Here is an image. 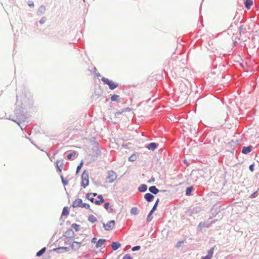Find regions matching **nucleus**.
<instances>
[{
	"label": "nucleus",
	"instance_id": "obj_1",
	"mask_svg": "<svg viewBox=\"0 0 259 259\" xmlns=\"http://www.w3.org/2000/svg\"><path fill=\"white\" fill-rule=\"evenodd\" d=\"M16 118H10V120L14 121L18 124H20V122L25 121L27 117L25 114L24 108L22 107L20 108H16L15 110Z\"/></svg>",
	"mask_w": 259,
	"mask_h": 259
},
{
	"label": "nucleus",
	"instance_id": "obj_2",
	"mask_svg": "<svg viewBox=\"0 0 259 259\" xmlns=\"http://www.w3.org/2000/svg\"><path fill=\"white\" fill-rule=\"evenodd\" d=\"M89 184V173L87 170H84L81 175V186L86 188Z\"/></svg>",
	"mask_w": 259,
	"mask_h": 259
},
{
	"label": "nucleus",
	"instance_id": "obj_3",
	"mask_svg": "<svg viewBox=\"0 0 259 259\" xmlns=\"http://www.w3.org/2000/svg\"><path fill=\"white\" fill-rule=\"evenodd\" d=\"M101 80L106 84H107L109 87V89L111 90H113L116 89L118 86V84L115 82H114L112 80L109 79L108 78H105L104 77H102Z\"/></svg>",
	"mask_w": 259,
	"mask_h": 259
},
{
	"label": "nucleus",
	"instance_id": "obj_4",
	"mask_svg": "<svg viewBox=\"0 0 259 259\" xmlns=\"http://www.w3.org/2000/svg\"><path fill=\"white\" fill-rule=\"evenodd\" d=\"M107 174L108 176L106 179V182L109 183H112L116 179L117 177V174L112 170L108 171Z\"/></svg>",
	"mask_w": 259,
	"mask_h": 259
},
{
	"label": "nucleus",
	"instance_id": "obj_5",
	"mask_svg": "<svg viewBox=\"0 0 259 259\" xmlns=\"http://www.w3.org/2000/svg\"><path fill=\"white\" fill-rule=\"evenodd\" d=\"M92 157H97L101 155V151L100 149L99 144L98 143L95 142L94 144V146L92 148Z\"/></svg>",
	"mask_w": 259,
	"mask_h": 259
},
{
	"label": "nucleus",
	"instance_id": "obj_6",
	"mask_svg": "<svg viewBox=\"0 0 259 259\" xmlns=\"http://www.w3.org/2000/svg\"><path fill=\"white\" fill-rule=\"evenodd\" d=\"M212 222H209L208 221L206 222H201L197 227V230L199 232H202V229L204 228H209L210 225L212 224Z\"/></svg>",
	"mask_w": 259,
	"mask_h": 259
},
{
	"label": "nucleus",
	"instance_id": "obj_7",
	"mask_svg": "<svg viewBox=\"0 0 259 259\" xmlns=\"http://www.w3.org/2000/svg\"><path fill=\"white\" fill-rule=\"evenodd\" d=\"M115 222L114 220H111L106 224L103 223V227L106 231L111 230L115 226Z\"/></svg>",
	"mask_w": 259,
	"mask_h": 259
},
{
	"label": "nucleus",
	"instance_id": "obj_8",
	"mask_svg": "<svg viewBox=\"0 0 259 259\" xmlns=\"http://www.w3.org/2000/svg\"><path fill=\"white\" fill-rule=\"evenodd\" d=\"M148 190L150 193H151L152 195H156L159 192H166L167 191L166 190H159L158 188H156L155 186H150Z\"/></svg>",
	"mask_w": 259,
	"mask_h": 259
},
{
	"label": "nucleus",
	"instance_id": "obj_9",
	"mask_svg": "<svg viewBox=\"0 0 259 259\" xmlns=\"http://www.w3.org/2000/svg\"><path fill=\"white\" fill-rule=\"evenodd\" d=\"M70 250L69 248L68 247H59L52 249V251L56 252L57 253H62L65 252H68Z\"/></svg>",
	"mask_w": 259,
	"mask_h": 259
},
{
	"label": "nucleus",
	"instance_id": "obj_10",
	"mask_svg": "<svg viewBox=\"0 0 259 259\" xmlns=\"http://www.w3.org/2000/svg\"><path fill=\"white\" fill-rule=\"evenodd\" d=\"M74 236V232L72 228L68 229L63 235V236L66 237V238H73Z\"/></svg>",
	"mask_w": 259,
	"mask_h": 259
},
{
	"label": "nucleus",
	"instance_id": "obj_11",
	"mask_svg": "<svg viewBox=\"0 0 259 259\" xmlns=\"http://www.w3.org/2000/svg\"><path fill=\"white\" fill-rule=\"evenodd\" d=\"M81 244V242L72 241V243L71 244L70 247L72 250L77 251L80 248Z\"/></svg>",
	"mask_w": 259,
	"mask_h": 259
},
{
	"label": "nucleus",
	"instance_id": "obj_12",
	"mask_svg": "<svg viewBox=\"0 0 259 259\" xmlns=\"http://www.w3.org/2000/svg\"><path fill=\"white\" fill-rule=\"evenodd\" d=\"M102 91L100 87L98 89H95L93 94L92 95L93 99H98L102 95Z\"/></svg>",
	"mask_w": 259,
	"mask_h": 259
},
{
	"label": "nucleus",
	"instance_id": "obj_13",
	"mask_svg": "<svg viewBox=\"0 0 259 259\" xmlns=\"http://www.w3.org/2000/svg\"><path fill=\"white\" fill-rule=\"evenodd\" d=\"M158 144L154 142L150 143L145 145V147L149 150L154 151L158 148Z\"/></svg>",
	"mask_w": 259,
	"mask_h": 259
},
{
	"label": "nucleus",
	"instance_id": "obj_14",
	"mask_svg": "<svg viewBox=\"0 0 259 259\" xmlns=\"http://www.w3.org/2000/svg\"><path fill=\"white\" fill-rule=\"evenodd\" d=\"M110 204L109 202H106L104 203V207L109 213L114 212L115 210L113 208L112 205L110 206Z\"/></svg>",
	"mask_w": 259,
	"mask_h": 259
},
{
	"label": "nucleus",
	"instance_id": "obj_15",
	"mask_svg": "<svg viewBox=\"0 0 259 259\" xmlns=\"http://www.w3.org/2000/svg\"><path fill=\"white\" fill-rule=\"evenodd\" d=\"M144 199L148 202H152L154 198V196L150 193H146L144 196Z\"/></svg>",
	"mask_w": 259,
	"mask_h": 259
},
{
	"label": "nucleus",
	"instance_id": "obj_16",
	"mask_svg": "<svg viewBox=\"0 0 259 259\" xmlns=\"http://www.w3.org/2000/svg\"><path fill=\"white\" fill-rule=\"evenodd\" d=\"M252 148V146L251 145H249L246 147L244 146L242 147L241 152L243 154H247L251 152Z\"/></svg>",
	"mask_w": 259,
	"mask_h": 259
},
{
	"label": "nucleus",
	"instance_id": "obj_17",
	"mask_svg": "<svg viewBox=\"0 0 259 259\" xmlns=\"http://www.w3.org/2000/svg\"><path fill=\"white\" fill-rule=\"evenodd\" d=\"M46 11V8L45 6L41 5L38 9L36 14L38 16H40L44 14L45 13Z\"/></svg>",
	"mask_w": 259,
	"mask_h": 259
},
{
	"label": "nucleus",
	"instance_id": "obj_18",
	"mask_svg": "<svg viewBox=\"0 0 259 259\" xmlns=\"http://www.w3.org/2000/svg\"><path fill=\"white\" fill-rule=\"evenodd\" d=\"M82 199L80 198H77L75 199L72 204V206L73 208L77 207H80L81 204Z\"/></svg>",
	"mask_w": 259,
	"mask_h": 259
},
{
	"label": "nucleus",
	"instance_id": "obj_19",
	"mask_svg": "<svg viewBox=\"0 0 259 259\" xmlns=\"http://www.w3.org/2000/svg\"><path fill=\"white\" fill-rule=\"evenodd\" d=\"M121 246V243L119 242L115 241L113 242L111 245L112 249L113 250L115 251L119 248Z\"/></svg>",
	"mask_w": 259,
	"mask_h": 259
},
{
	"label": "nucleus",
	"instance_id": "obj_20",
	"mask_svg": "<svg viewBox=\"0 0 259 259\" xmlns=\"http://www.w3.org/2000/svg\"><path fill=\"white\" fill-rule=\"evenodd\" d=\"M99 200H96L94 203L97 205H100L105 202V200L102 195H98L97 197Z\"/></svg>",
	"mask_w": 259,
	"mask_h": 259
},
{
	"label": "nucleus",
	"instance_id": "obj_21",
	"mask_svg": "<svg viewBox=\"0 0 259 259\" xmlns=\"http://www.w3.org/2000/svg\"><path fill=\"white\" fill-rule=\"evenodd\" d=\"M78 154L77 152L73 151L67 155V158L68 160H73L77 157Z\"/></svg>",
	"mask_w": 259,
	"mask_h": 259
},
{
	"label": "nucleus",
	"instance_id": "obj_22",
	"mask_svg": "<svg viewBox=\"0 0 259 259\" xmlns=\"http://www.w3.org/2000/svg\"><path fill=\"white\" fill-rule=\"evenodd\" d=\"M244 4L245 8L247 10H250L253 5V1L252 0H245Z\"/></svg>",
	"mask_w": 259,
	"mask_h": 259
},
{
	"label": "nucleus",
	"instance_id": "obj_23",
	"mask_svg": "<svg viewBox=\"0 0 259 259\" xmlns=\"http://www.w3.org/2000/svg\"><path fill=\"white\" fill-rule=\"evenodd\" d=\"M200 210L201 209L199 207H194L189 209L188 211L190 212V215H192L193 214H196L199 212Z\"/></svg>",
	"mask_w": 259,
	"mask_h": 259
},
{
	"label": "nucleus",
	"instance_id": "obj_24",
	"mask_svg": "<svg viewBox=\"0 0 259 259\" xmlns=\"http://www.w3.org/2000/svg\"><path fill=\"white\" fill-rule=\"evenodd\" d=\"M106 241L105 239H99L96 244V247L98 248L101 247Z\"/></svg>",
	"mask_w": 259,
	"mask_h": 259
},
{
	"label": "nucleus",
	"instance_id": "obj_25",
	"mask_svg": "<svg viewBox=\"0 0 259 259\" xmlns=\"http://www.w3.org/2000/svg\"><path fill=\"white\" fill-rule=\"evenodd\" d=\"M147 186L146 184H141L138 188V190L140 192H145L147 190Z\"/></svg>",
	"mask_w": 259,
	"mask_h": 259
},
{
	"label": "nucleus",
	"instance_id": "obj_26",
	"mask_svg": "<svg viewBox=\"0 0 259 259\" xmlns=\"http://www.w3.org/2000/svg\"><path fill=\"white\" fill-rule=\"evenodd\" d=\"M194 190V188L193 186L187 187L185 191V195L186 196H191L192 195V192Z\"/></svg>",
	"mask_w": 259,
	"mask_h": 259
},
{
	"label": "nucleus",
	"instance_id": "obj_27",
	"mask_svg": "<svg viewBox=\"0 0 259 259\" xmlns=\"http://www.w3.org/2000/svg\"><path fill=\"white\" fill-rule=\"evenodd\" d=\"M119 96L118 95L116 94H114L111 97L110 99L112 102L115 101L117 103H119L121 102L120 100L119 99Z\"/></svg>",
	"mask_w": 259,
	"mask_h": 259
},
{
	"label": "nucleus",
	"instance_id": "obj_28",
	"mask_svg": "<svg viewBox=\"0 0 259 259\" xmlns=\"http://www.w3.org/2000/svg\"><path fill=\"white\" fill-rule=\"evenodd\" d=\"M69 209L68 207L65 206L63 209L61 216H63V215L67 216L69 215ZM61 219H62V217H61V218H60V220H61Z\"/></svg>",
	"mask_w": 259,
	"mask_h": 259
},
{
	"label": "nucleus",
	"instance_id": "obj_29",
	"mask_svg": "<svg viewBox=\"0 0 259 259\" xmlns=\"http://www.w3.org/2000/svg\"><path fill=\"white\" fill-rule=\"evenodd\" d=\"M46 251V247L42 248L40 250H39L38 252H36V256H37V257L41 256V255H42V254L44 253H45Z\"/></svg>",
	"mask_w": 259,
	"mask_h": 259
},
{
	"label": "nucleus",
	"instance_id": "obj_30",
	"mask_svg": "<svg viewBox=\"0 0 259 259\" xmlns=\"http://www.w3.org/2000/svg\"><path fill=\"white\" fill-rule=\"evenodd\" d=\"M80 207L85 208L87 209H89L91 212H93V210L90 208V204L87 203H83L82 201L81 202Z\"/></svg>",
	"mask_w": 259,
	"mask_h": 259
},
{
	"label": "nucleus",
	"instance_id": "obj_31",
	"mask_svg": "<svg viewBox=\"0 0 259 259\" xmlns=\"http://www.w3.org/2000/svg\"><path fill=\"white\" fill-rule=\"evenodd\" d=\"M88 221L92 223H94L97 222V220L94 215L90 214L88 217Z\"/></svg>",
	"mask_w": 259,
	"mask_h": 259
},
{
	"label": "nucleus",
	"instance_id": "obj_32",
	"mask_svg": "<svg viewBox=\"0 0 259 259\" xmlns=\"http://www.w3.org/2000/svg\"><path fill=\"white\" fill-rule=\"evenodd\" d=\"M83 161L82 160L79 164L77 165L76 170V174H78L79 172L80 171L81 168H82L83 165Z\"/></svg>",
	"mask_w": 259,
	"mask_h": 259
},
{
	"label": "nucleus",
	"instance_id": "obj_33",
	"mask_svg": "<svg viewBox=\"0 0 259 259\" xmlns=\"http://www.w3.org/2000/svg\"><path fill=\"white\" fill-rule=\"evenodd\" d=\"M137 159V156L135 153H133L131 156H130L128 158V161L131 162L135 161Z\"/></svg>",
	"mask_w": 259,
	"mask_h": 259
},
{
	"label": "nucleus",
	"instance_id": "obj_34",
	"mask_svg": "<svg viewBox=\"0 0 259 259\" xmlns=\"http://www.w3.org/2000/svg\"><path fill=\"white\" fill-rule=\"evenodd\" d=\"M131 213L132 214L137 215L139 213V211L136 207H132L131 209Z\"/></svg>",
	"mask_w": 259,
	"mask_h": 259
},
{
	"label": "nucleus",
	"instance_id": "obj_35",
	"mask_svg": "<svg viewBox=\"0 0 259 259\" xmlns=\"http://www.w3.org/2000/svg\"><path fill=\"white\" fill-rule=\"evenodd\" d=\"M64 164L63 159L57 160L56 162V166L62 167Z\"/></svg>",
	"mask_w": 259,
	"mask_h": 259
},
{
	"label": "nucleus",
	"instance_id": "obj_36",
	"mask_svg": "<svg viewBox=\"0 0 259 259\" xmlns=\"http://www.w3.org/2000/svg\"><path fill=\"white\" fill-rule=\"evenodd\" d=\"M92 195V193H88L87 194H86V198L89 200H90V201H91L92 203H94V201H96V200L94 199V197H91L90 196Z\"/></svg>",
	"mask_w": 259,
	"mask_h": 259
},
{
	"label": "nucleus",
	"instance_id": "obj_37",
	"mask_svg": "<svg viewBox=\"0 0 259 259\" xmlns=\"http://www.w3.org/2000/svg\"><path fill=\"white\" fill-rule=\"evenodd\" d=\"M214 246L212 247L211 248H210L207 252V255L208 256H209L210 257H212V255L213 254V252H214Z\"/></svg>",
	"mask_w": 259,
	"mask_h": 259
},
{
	"label": "nucleus",
	"instance_id": "obj_38",
	"mask_svg": "<svg viewBox=\"0 0 259 259\" xmlns=\"http://www.w3.org/2000/svg\"><path fill=\"white\" fill-rule=\"evenodd\" d=\"M71 227L73 228L75 231H78L79 230L80 226L75 223H73L71 225Z\"/></svg>",
	"mask_w": 259,
	"mask_h": 259
},
{
	"label": "nucleus",
	"instance_id": "obj_39",
	"mask_svg": "<svg viewBox=\"0 0 259 259\" xmlns=\"http://www.w3.org/2000/svg\"><path fill=\"white\" fill-rule=\"evenodd\" d=\"M152 214H151V213H149L146 219V221L148 223H149L152 221Z\"/></svg>",
	"mask_w": 259,
	"mask_h": 259
},
{
	"label": "nucleus",
	"instance_id": "obj_40",
	"mask_svg": "<svg viewBox=\"0 0 259 259\" xmlns=\"http://www.w3.org/2000/svg\"><path fill=\"white\" fill-rule=\"evenodd\" d=\"M140 249H141V246L140 245H137V246H134L133 247H132V251H138Z\"/></svg>",
	"mask_w": 259,
	"mask_h": 259
},
{
	"label": "nucleus",
	"instance_id": "obj_41",
	"mask_svg": "<svg viewBox=\"0 0 259 259\" xmlns=\"http://www.w3.org/2000/svg\"><path fill=\"white\" fill-rule=\"evenodd\" d=\"M258 191H256L254 192L250 196V198H254L258 195Z\"/></svg>",
	"mask_w": 259,
	"mask_h": 259
},
{
	"label": "nucleus",
	"instance_id": "obj_42",
	"mask_svg": "<svg viewBox=\"0 0 259 259\" xmlns=\"http://www.w3.org/2000/svg\"><path fill=\"white\" fill-rule=\"evenodd\" d=\"M184 241H178V242L177 243V244H176V245L175 247H176V248H179L180 247H181V246H182V244H183V243H184Z\"/></svg>",
	"mask_w": 259,
	"mask_h": 259
},
{
	"label": "nucleus",
	"instance_id": "obj_43",
	"mask_svg": "<svg viewBox=\"0 0 259 259\" xmlns=\"http://www.w3.org/2000/svg\"><path fill=\"white\" fill-rule=\"evenodd\" d=\"M159 202V199L157 198L152 208H153L156 210Z\"/></svg>",
	"mask_w": 259,
	"mask_h": 259
},
{
	"label": "nucleus",
	"instance_id": "obj_44",
	"mask_svg": "<svg viewBox=\"0 0 259 259\" xmlns=\"http://www.w3.org/2000/svg\"><path fill=\"white\" fill-rule=\"evenodd\" d=\"M46 20L47 18L46 17H42L39 21V24H43L46 22Z\"/></svg>",
	"mask_w": 259,
	"mask_h": 259
},
{
	"label": "nucleus",
	"instance_id": "obj_45",
	"mask_svg": "<svg viewBox=\"0 0 259 259\" xmlns=\"http://www.w3.org/2000/svg\"><path fill=\"white\" fill-rule=\"evenodd\" d=\"M254 163H253L252 164H250V165L249 166V169L251 172H253V171L254 170Z\"/></svg>",
	"mask_w": 259,
	"mask_h": 259
},
{
	"label": "nucleus",
	"instance_id": "obj_46",
	"mask_svg": "<svg viewBox=\"0 0 259 259\" xmlns=\"http://www.w3.org/2000/svg\"><path fill=\"white\" fill-rule=\"evenodd\" d=\"M122 259H133V258L129 254H126Z\"/></svg>",
	"mask_w": 259,
	"mask_h": 259
},
{
	"label": "nucleus",
	"instance_id": "obj_47",
	"mask_svg": "<svg viewBox=\"0 0 259 259\" xmlns=\"http://www.w3.org/2000/svg\"><path fill=\"white\" fill-rule=\"evenodd\" d=\"M58 151H59L58 150H56L54 151V152L53 153V156H52V157H50V160L51 161H52V158H55V156L58 153Z\"/></svg>",
	"mask_w": 259,
	"mask_h": 259
},
{
	"label": "nucleus",
	"instance_id": "obj_48",
	"mask_svg": "<svg viewBox=\"0 0 259 259\" xmlns=\"http://www.w3.org/2000/svg\"><path fill=\"white\" fill-rule=\"evenodd\" d=\"M21 122H20V124H18L21 128V129L23 131L24 129L25 128V127L27 126V124H21Z\"/></svg>",
	"mask_w": 259,
	"mask_h": 259
},
{
	"label": "nucleus",
	"instance_id": "obj_49",
	"mask_svg": "<svg viewBox=\"0 0 259 259\" xmlns=\"http://www.w3.org/2000/svg\"><path fill=\"white\" fill-rule=\"evenodd\" d=\"M155 179L153 177H152L151 178L147 181L148 183H151L152 182H155Z\"/></svg>",
	"mask_w": 259,
	"mask_h": 259
},
{
	"label": "nucleus",
	"instance_id": "obj_50",
	"mask_svg": "<svg viewBox=\"0 0 259 259\" xmlns=\"http://www.w3.org/2000/svg\"><path fill=\"white\" fill-rule=\"evenodd\" d=\"M57 168V170L58 173H61L62 170V167L56 166Z\"/></svg>",
	"mask_w": 259,
	"mask_h": 259
},
{
	"label": "nucleus",
	"instance_id": "obj_51",
	"mask_svg": "<svg viewBox=\"0 0 259 259\" xmlns=\"http://www.w3.org/2000/svg\"><path fill=\"white\" fill-rule=\"evenodd\" d=\"M62 183L63 186H65L68 184V181L66 179L65 180L63 181Z\"/></svg>",
	"mask_w": 259,
	"mask_h": 259
},
{
	"label": "nucleus",
	"instance_id": "obj_52",
	"mask_svg": "<svg viewBox=\"0 0 259 259\" xmlns=\"http://www.w3.org/2000/svg\"><path fill=\"white\" fill-rule=\"evenodd\" d=\"M28 5L29 7H33L34 6V3H33V2L32 1H29L28 2Z\"/></svg>",
	"mask_w": 259,
	"mask_h": 259
},
{
	"label": "nucleus",
	"instance_id": "obj_53",
	"mask_svg": "<svg viewBox=\"0 0 259 259\" xmlns=\"http://www.w3.org/2000/svg\"><path fill=\"white\" fill-rule=\"evenodd\" d=\"M131 108H128V107L125 108H123L122 109L123 113L126 112V111H131Z\"/></svg>",
	"mask_w": 259,
	"mask_h": 259
},
{
	"label": "nucleus",
	"instance_id": "obj_54",
	"mask_svg": "<svg viewBox=\"0 0 259 259\" xmlns=\"http://www.w3.org/2000/svg\"><path fill=\"white\" fill-rule=\"evenodd\" d=\"M123 113L122 110L121 111H117L115 113V116H117Z\"/></svg>",
	"mask_w": 259,
	"mask_h": 259
},
{
	"label": "nucleus",
	"instance_id": "obj_55",
	"mask_svg": "<svg viewBox=\"0 0 259 259\" xmlns=\"http://www.w3.org/2000/svg\"><path fill=\"white\" fill-rule=\"evenodd\" d=\"M91 242H92V243H97V238L95 237H93L91 240Z\"/></svg>",
	"mask_w": 259,
	"mask_h": 259
},
{
	"label": "nucleus",
	"instance_id": "obj_56",
	"mask_svg": "<svg viewBox=\"0 0 259 259\" xmlns=\"http://www.w3.org/2000/svg\"><path fill=\"white\" fill-rule=\"evenodd\" d=\"M243 26L242 25H240L239 27V31L240 33H241V32L243 31Z\"/></svg>",
	"mask_w": 259,
	"mask_h": 259
},
{
	"label": "nucleus",
	"instance_id": "obj_57",
	"mask_svg": "<svg viewBox=\"0 0 259 259\" xmlns=\"http://www.w3.org/2000/svg\"><path fill=\"white\" fill-rule=\"evenodd\" d=\"M211 258L209 256H208L207 255H206V256H202L201 257V259H211Z\"/></svg>",
	"mask_w": 259,
	"mask_h": 259
},
{
	"label": "nucleus",
	"instance_id": "obj_58",
	"mask_svg": "<svg viewBox=\"0 0 259 259\" xmlns=\"http://www.w3.org/2000/svg\"><path fill=\"white\" fill-rule=\"evenodd\" d=\"M183 162L185 164H186L187 166H189L190 165V163L188 162L187 160L186 159L183 160Z\"/></svg>",
	"mask_w": 259,
	"mask_h": 259
},
{
	"label": "nucleus",
	"instance_id": "obj_59",
	"mask_svg": "<svg viewBox=\"0 0 259 259\" xmlns=\"http://www.w3.org/2000/svg\"><path fill=\"white\" fill-rule=\"evenodd\" d=\"M156 210L155 209L153 208H152V209H151V210L150 211L149 213H151V214H153V213H154V212Z\"/></svg>",
	"mask_w": 259,
	"mask_h": 259
},
{
	"label": "nucleus",
	"instance_id": "obj_60",
	"mask_svg": "<svg viewBox=\"0 0 259 259\" xmlns=\"http://www.w3.org/2000/svg\"><path fill=\"white\" fill-rule=\"evenodd\" d=\"M71 242H70V241H69V240H68V241H65V242H64V243H65V244H66V245L71 244Z\"/></svg>",
	"mask_w": 259,
	"mask_h": 259
},
{
	"label": "nucleus",
	"instance_id": "obj_61",
	"mask_svg": "<svg viewBox=\"0 0 259 259\" xmlns=\"http://www.w3.org/2000/svg\"><path fill=\"white\" fill-rule=\"evenodd\" d=\"M60 178H61V179L62 182L63 181H64V180H66L65 179H64V177L63 176V175H60Z\"/></svg>",
	"mask_w": 259,
	"mask_h": 259
},
{
	"label": "nucleus",
	"instance_id": "obj_62",
	"mask_svg": "<svg viewBox=\"0 0 259 259\" xmlns=\"http://www.w3.org/2000/svg\"><path fill=\"white\" fill-rule=\"evenodd\" d=\"M60 178H61V179L62 182L63 181H64V180H66L65 179H64V177L63 176V175H60Z\"/></svg>",
	"mask_w": 259,
	"mask_h": 259
},
{
	"label": "nucleus",
	"instance_id": "obj_63",
	"mask_svg": "<svg viewBox=\"0 0 259 259\" xmlns=\"http://www.w3.org/2000/svg\"><path fill=\"white\" fill-rule=\"evenodd\" d=\"M92 193V195L94 196V197H95V196H97L98 197V194L97 193Z\"/></svg>",
	"mask_w": 259,
	"mask_h": 259
},
{
	"label": "nucleus",
	"instance_id": "obj_64",
	"mask_svg": "<svg viewBox=\"0 0 259 259\" xmlns=\"http://www.w3.org/2000/svg\"><path fill=\"white\" fill-rule=\"evenodd\" d=\"M69 240L70 241V242H71V244L72 243V241H74V237L73 238H68Z\"/></svg>",
	"mask_w": 259,
	"mask_h": 259
}]
</instances>
